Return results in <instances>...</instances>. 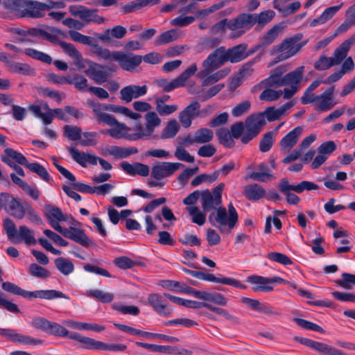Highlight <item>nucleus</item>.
Returning a JSON list of instances; mask_svg holds the SVG:
<instances>
[{
	"label": "nucleus",
	"mask_w": 355,
	"mask_h": 355,
	"mask_svg": "<svg viewBox=\"0 0 355 355\" xmlns=\"http://www.w3.org/2000/svg\"><path fill=\"white\" fill-rule=\"evenodd\" d=\"M302 132V128L297 126L287 133L279 142L281 153H288L297 143Z\"/></svg>",
	"instance_id": "aec40b11"
},
{
	"label": "nucleus",
	"mask_w": 355,
	"mask_h": 355,
	"mask_svg": "<svg viewBox=\"0 0 355 355\" xmlns=\"http://www.w3.org/2000/svg\"><path fill=\"white\" fill-rule=\"evenodd\" d=\"M58 44L62 51L73 60L74 64L77 66L78 68L83 69L85 67V60L83 58L81 53L73 44L67 43L64 41H58Z\"/></svg>",
	"instance_id": "4be33fe9"
},
{
	"label": "nucleus",
	"mask_w": 355,
	"mask_h": 355,
	"mask_svg": "<svg viewBox=\"0 0 355 355\" xmlns=\"http://www.w3.org/2000/svg\"><path fill=\"white\" fill-rule=\"evenodd\" d=\"M21 296L27 299L38 298L49 300L56 298L69 299V297L62 292L56 290H38L35 291H28L22 289Z\"/></svg>",
	"instance_id": "a211bd4d"
},
{
	"label": "nucleus",
	"mask_w": 355,
	"mask_h": 355,
	"mask_svg": "<svg viewBox=\"0 0 355 355\" xmlns=\"http://www.w3.org/2000/svg\"><path fill=\"white\" fill-rule=\"evenodd\" d=\"M180 130V125L175 119L170 120L163 128L160 138L162 139H171L174 137Z\"/></svg>",
	"instance_id": "c03bdc74"
},
{
	"label": "nucleus",
	"mask_w": 355,
	"mask_h": 355,
	"mask_svg": "<svg viewBox=\"0 0 355 355\" xmlns=\"http://www.w3.org/2000/svg\"><path fill=\"white\" fill-rule=\"evenodd\" d=\"M200 108V103L195 101H192L179 113V120L183 127H190L192 120L199 117Z\"/></svg>",
	"instance_id": "2eb2a0df"
},
{
	"label": "nucleus",
	"mask_w": 355,
	"mask_h": 355,
	"mask_svg": "<svg viewBox=\"0 0 355 355\" xmlns=\"http://www.w3.org/2000/svg\"><path fill=\"white\" fill-rule=\"evenodd\" d=\"M189 214L192 216V222L198 225H203L206 220V215L200 211L197 207H190L187 208Z\"/></svg>",
	"instance_id": "e2e57ef3"
},
{
	"label": "nucleus",
	"mask_w": 355,
	"mask_h": 355,
	"mask_svg": "<svg viewBox=\"0 0 355 355\" xmlns=\"http://www.w3.org/2000/svg\"><path fill=\"white\" fill-rule=\"evenodd\" d=\"M47 333L59 337H67L69 335V331L61 324L50 322Z\"/></svg>",
	"instance_id": "69168bd1"
},
{
	"label": "nucleus",
	"mask_w": 355,
	"mask_h": 355,
	"mask_svg": "<svg viewBox=\"0 0 355 355\" xmlns=\"http://www.w3.org/2000/svg\"><path fill=\"white\" fill-rule=\"evenodd\" d=\"M294 340L302 345L307 346L322 355H347L345 352L324 343L318 342L309 338L296 336Z\"/></svg>",
	"instance_id": "0eeeda50"
},
{
	"label": "nucleus",
	"mask_w": 355,
	"mask_h": 355,
	"mask_svg": "<svg viewBox=\"0 0 355 355\" xmlns=\"http://www.w3.org/2000/svg\"><path fill=\"white\" fill-rule=\"evenodd\" d=\"M228 62L227 49L220 46L210 53L202 63L203 71L201 76L214 71L216 69Z\"/></svg>",
	"instance_id": "39448f33"
},
{
	"label": "nucleus",
	"mask_w": 355,
	"mask_h": 355,
	"mask_svg": "<svg viewBox=\"0 0 355 355\" xmlns=\"http://www.w3.org/2000/svg\"><path fill=\"white\" fill-rule=\"evenodd\" d=\"M26 0H5L2 6L7 12L15 13L19 17H22V12H24Z\"/></svg>",
	"instance_id": "4c0bfd02"
},
{
	"label": "nucleus",
	"mask_w": 355,
	"mask_h": 355,
	"mask_svg": "<svg viewBox=\"0 0 355 355\" xmlns=\"http://www.w3.org/2000/svg\"><path fill=\"white\" fill-rule=\"evenodd\" d=\"M108 125L111 126V128L103 130V134L108 135L116 139L124 138L129 140L131 128L125 123H119L115 119V122Z\"/></svg>",
	"instance_id": "b1692460"
},
{
	"label": "nucleus",
	"mask_w": 355,
	"mask_h": 355,
	"mask_svg": "<svg viewBox=\"0 0 355 355\" xmlns=\"http://www.w3.org/2000/svg\"><path fill=\"white\" fill-rule=\"evenodd\" d=\"M59 233L85 247H88L91 243L90 239L87 236L84 231L80 229L75 227L66 229L62 227Z\"/></svg>",
	"instance_id": "5701e85b"
},
{
	"label": "nucleus",
	"mask_w": 355,
	"mask_h": 355,
	"mask_svg": "<svg viewBox=\"0 0 355 355\" xmlns=\"http://www.w3.org/2000/svg\"><path fill=\"white\" fill-rule=\"evenodd\" d=\"M247 282L255 285L252 287L254 292H270L273 290V287L269 285V278L268 277L251 275L248 277Z\"/></svg>",
	"instance_id": "7c9ffc66"
},
{
	"label": "nucleus",
	"mask_w": 355,
	"mask_h": 355,
	"mask_svg": "<svg viewBox=\"0 0 355 355\" xmlns=\"http://www.w3.org/2000/svg\"><path fill=\"white\" fill-rule=\"evenodd\" d=\"M284 28V26L282 24L273 26L263 36V44L268 45L272 43L282 33Z\"/></svg>",
	"instance_id": "de8ad7c7"
},
{
	"label": "nucleus",
	"mask_w": 355,
	"mask_h": 355,
	"mask_svg": "<svg viewBox=\"0 0 355 355\" xmlns=\"http://www.w3.org/2000/svg\"><path fill=\"white\" fill-rule=\"evenodd\" d=\"M4 46L6 48H8L15 52L24 53L26 55H28L33 59L40 60L44 63L51 64L52 62V58L50 55H49L48 54L43 53L42 51H39L36 49H34L32 48H27V49H25L24 50H22V49L18 48L17 46H16L15 45H13L12 44H9V43H6L4 44Z\"/></svg>",
	"instance_id": "412c9836"
},
{
	"label": "nucleus",
	"mask_w": 355,
	"mask_h": 355,
	"mask_svg": "<svg viewBox=\"0 0 355 355\" xmlns=\"http://www.w3.org/2000/svg\"><path fill=\"white\" fill-rule=\"evenodd\" d=\"M145 125L147 127V129H148V130H150V132L153 135L155 129L161 125V119L158 116L157 113L153 111H150L148 112L145 114Z\"/></svg>",
	"instance_id": "09e8293b"
},
{
	"label": "nucleus",
	"mask_w": 355,
	"mask_h": 355,
	"mask_svg": "<svg viewBox=\"0 0 355 355\" xmlns=\"http://www.w3.org/2000/svg\"><path fill=\"white\" fill-rule=\"evenodd\" d=\"M182 166L180 162H158L153 166L151 176L157 180H162L172 176Z\"/></svg>",
	"instance_id": "6e6552de"
},
{
	"label": "nucleus",
	"mask_w": 355,
	"mask_h": 355,
	"mask_svg": "<svg viewBox=\"0 0 355 355\" xmlns=\"http://www.w3.org/2000/svg\"><path fill=\"white\" fill-rule=\"evenodd\" d=\"M202 71L203 69L197 73V76L202 80L201 85L205 87L208 85H211L225 78L230 73V69L225 68L217 71L215 73H213L214 71H210L206 75L201 76L200 73Z\"/></svg>",
	"instance_id": "bb28decb"
},
{
	"label": "nucleus",
	"mask_w": 355,
	"mask_h": 355,
	"mask_svg": "<svg viewBox=\"0 0 355 355\" xmlns=\"http://www.w3.org/2000/svg\"><path fill=\"white\" fill-rule=\"evenodd\" d=\"M335 87L331 86L327 88L323 93L318 95L315 110L321 112H327L331 110L336 105L334 101L333 94Z\"/></svg>",
	"instance_id": "6ab92c4d"
},
{
	"label": "nucleus",
	"mask_w": 355,
	"mask_h": 355,
	"mask_svg": "<svg viewBox=\"0 0 355 355\" xmlns=\"http://www.w3.org/2000/svg\"><path fill=\"white\" fill-rule=\"evenodd\" d=\"M341 7L342 4L326 8L319 17L314 19L311 22V26H315L319 24H324L331 19L333 16L341 8Z\"/></svg>",
	"instance_id": "a19ab883"
},
{
	"label": "nucleus",
	"mask_w": 355,
	"mask_h": 355,
	"mask_svg": "<svg viewBox=\"0 0 355 355\" xmlns=\"http://www.w3.org/2000/svg\"><path fill=\"white\" fill-rule=\"evenodd\" d=\"M275 136L276 131L267 132L263 134L259 143V150L263 153L269 151L274 144Z\"/></svg>",
	"instance_id": "3c124183"
},
{
	"label": "nucleus",
	"mask_w": 355,
	"mask_h": 355,
	"mask_svg": "<svg viewBox=\"0 0 355 355\" xmlns=\"http://www.w3.org/2000/svg\"><path fill=\"white\" fill-rule=\"evenodd\" d=\"M216 135L219 142L226 147L230 148L234 146V140L230 131L225 128H220L216 131Z\"/></svg>",
	"instance_id": "bf43d9fd"
},
{
	"label": "nucleus",
	"mask_w": 355,
	"mask_h": 355,
	"mask_svg": "<svg viewBox=\"0 0 355 355\" xmlns=\"http://www.w3.org/2000/svg\"><path fill=\"white\" fill-rule=\"evenodd\" d=\"M68 35L73 42H79L83 44L91 46L94 42V39L91 37L84 35L76 31H69Z\"/></svg>",
	"instance_id": "338daca9"
},
{
	"label": "nucleus",
	"mask_w": 355,
	"mask_h": 355,
	"mask_svg": "<svg viewBox=\"0 0 355 355\" xmlns=\"http://www.w3.org/2000/svg\"><path fill=\"white\" fill-rule=\"evenodd\" d=\"M63 131L64 135L71 141H77L81 138L82 130L79 127L65 125Z\"/></svg>",
	"instance_id": "680f3d73"
},
{
	"label": "nucleus",
	"mask_w": 355,
	"mask_h": 355,
	"mask_svg": "<svg viewBox=\"0 0 355 355\" xmlns=\"http://www.w3.org/2000/svg\"><path fill=\"white\" fill-rule=\"evenodd\" d=\"M275 12L272 10H266L258 15H254V24L263 26L272 20Z\"/></svg>",
	"instance_id": "6e6d98bb"
},
{
	"label": "nucleus",
	"mask_w": 355,
	"mask_h": 355,
	"mask_svg": "<svg viewBox=\"0 0 355 355\" xmlns=\"http://www.w3.org/2000/svg\"><path fill=\"white\" fill-rule=\"evenodd\" d=\"M87 103L96 116V121L98 123L111 125L115 122V118L112 115L105 112L111 110V105L96 103L92 100H87Z\"/></svg>",
	"instance_id": "ddd939ff"
},
{
	"label": "nucleus",
	"mask_w": 355,
	"mask_h": 355,
	"mask_svg": "<svg viewBox=\"0 0 355 355\" xmlns=\"http://www.w3.org/2000/svg\"><path fill=\"white\" fill-rule=\"evenodd\" d=\"M91 46L92 47V53L98 58L105 60H114L115 51L111 52L108 49L100 46L98 44L94 42V41L92 42Z\"/></svg>",
	"instance_id": "a18cd8bd"
},
{
	"label": "nucleus",
	"mask_w": 355,
	"mask_h": 355,
	"mask_svg": "<svg viewBox=\"0 0 355 355\" xmlns=\"http://www.w3.org/2000/svg\"><path fill=\"white\" fill-rule=\"evenodd\" d=\"M28 109L37 117L41 119L45 125L50 124L52 122L53 112L52 109L49 108L47 104H43L42 105H31Z\"/></svg>",
	"instance_id": "cd10ccee"
},
{
	"label": "nucleus",
	"mask_w": 355,
	"mask_h": 355,
	"mask_svg": "<svg viewBox=\"0 0 355 355\" xmlns=\"http://www.w3.org/2000/svg\"><path fill=\"white\" fill-rule=\"evenodd\" d=\"M225 188L224 183H220L211 191L209 189L201 192L200 202L205 212L217 209L222 204V193Z\"/></svg>",
	"instance_id": "20e7f679"
},
{
	"label": "nucleus",
	"mask_w": 355,
	"mask_h": 355,
	"mask_svg": "<svg viewBox=\"0 0 355 355\" xmlns=\"http://www.w3.org/2000/svg\"><path fill=\"white\" fill-rule=\"evenodd\" d=\"M219 175L218 171H215L211 174H201L196 176L192 181L191 185L193 187L198 186L203 182H212L216 181Z\"/></svg>",
	"instance_id": "774afa93"
},
{
	"label": "nucleus",
	"mask_w": 355,
	"mask_h": 355,
	"mask_svg": "<svg viewBox=\"0 0 355 355\" xmlns=\"http://www.w3.org/2000/svg\"><path fill=\"white\" fill-rule=\"evenodd\" d=\"M254 15L241 14L236 18L230 20L227 28L232 31H239L237 35L232 36L233 38L241 36L245 31L250 30L254 24Z\"/></svg>",
	"instance_id": "9d476101"
},
{
	"label": "nucleus",
	"mask_w": 355,
	"mask_h": 355,
	"mask_svg": "<svg viewBox=\"0 0 355 355\" xmlns=\"http://www.w3.org/2000/svg\"><path fill=\"white\" fill-rule=\"evenodd\" d=\"M86 65L88 67L84 72L91 79H92L96 83L101 84L105 83L107 78V73L106 71L103 70V67L90 60H85V67Z\"/></svg>",
	"instance_id": "f3484780"
},
{
	"label": "nucleus",
	"mask_w": 355,
	"mask_h": 355,
	"mask_svg": "<svg viewBox=\"0 0 355 355\" xmlns=\"http://www.w3.org/2000/svg\"><path fill=\"white\" fill-rule=\"evenodd\" d=\"M4 155H2L1 157H8V159H13L19 164L26 166L28 162L26 158L21 153L12 148H7L4 150Z\"/></svg>",
	"instance_id": "5fc2aeb1"
},
{
	"label": "nucleus",
	"mask_w": 355,
	"mask_h": 355,
	"mask_svg": "<svg viewBox=\"0 0 355 355\" xmlns=\"http://www.w3.org/2000/svg\"><path fill=\"white\" fill-rule=\"evenodd\" d=\"M304 67L300 66L284 76L285 85L298 87L302 80Z\"/></svg>",
	"instance_id": "ea45409f"
},
{
	"label": "nucleus",
	"mask_w": 355,
	"mask_h": 355,
	"mask_svg": "<svg viewBox=\"0 0 355 355\" xmlns=\"http://www.w3.org/2000/svg\"><path fill=\"white\" fill-rule=\"evenodd\" d=\"M114 60L118 62L123 69L126 71H132L141 64L142 61V57L141 55H134L132 53H125L122 51H115Z\"/></svg>",
	"instance_id": "4468645a"
},
{
	"label": "nucleus",
	"mask_w": 355,
	"mask_h": 355,
	"mask_svg": "<svg viewBox=\"0 0 355 355\" xmlns=\"http://www.w3.org/2000/svg\"><path fill=\"white\" fill-rule=\"evenodd\" d=\"M7 69L10 73L22 76H34L35 74V70L26 63L9 62Z\"/></svg>",
	"instance_id": "e433bc0d"
},
{
	"label": "nucleus",
	"mask_w": 355,
	"mask_h": 355,
	"mask_svg": "<svg viewBox=\"0 0 355 355\" xmlns=\"http://www.w3.org/2000/svg\"><path fill=\"white\" fill-rule=\"evenodd\" d=\"M293 105L294 103L293 101H290L286 103L278 108H275V107H268L263 114L266 116L268 121H274L280 119Z\"/></svg>",
	"instance_id": "c756f323"
},
{
	"label": "nucleus",
	"mask_w": 355,
	"mask_h": 355,
	"mask_svg": "<svg viewBox=\"0 0 355 355\" xmlns=\"http://www.w3.org/2000/svg\"><path fill=\"white\" fill-rule=\"evenodd\" d=\"M212 216H214L216 222L218 224L220 230L223 231L224 226H228L232 230L233 229L238 222L239 216L233 204L230 202L228 205V209L225 207H219L215 212H213L209 217V220H211Z\"/></svg>",
	"instance_id": "7ed1b4c3"
},
{
	"label": "nucleus",
	"mask_w": 355,
	"mask_h": 355,
	"mask_svg": "<svg viewBox=\"0 0 355 355\" xmlns=\"http://www.w3.org/2000/svg\"><path fill=\"white\" fill-rule=\"evenodd\" d=\"M28 272L31 275L40 279H47L50 276L49 270L37 263L30 264Z\"/></svg>",
	"instance_id": "052dcab7"
},
{
	"label": "nucleus",
	"mask_w": 355,
	"mask_h": 355,
	"mask_svg": "<svg viewBox=\"0 0 355 355\" xmlns=\"http://www.w3.org/2000/svg\"><path fill=\"white\" fill-rule=\"evenodd\" d=\"M138 152L136 148H122L117 146H112L106 148L103 151V155H112L116 158L123 159Z\"/></svg>",
	"instance_id": "2f4dec72"
},
{
	"label": "nucleus",
	"mask_w": 355,
	"mask_h": 355,
	"mask_svg": "<svg viewBox=\"0 0 355 355\" xmlns=\"http://www.w3.org/2000/svg\"><path fill=\"white\" fill-rule=\"evenodd\" d=\"M4 204L3 209L10 216L21 219L24 217V209L27 202L18 198H15L12 195L6 193V198H3Z\"/></svg>",
	"instance_id": "423d86ee"
},
{
	"label": "nucleus",
	"mask_w": 355,
	"mask_h": 355,
	"mask_svg": "<svg viewBox=\"0 0 355 355\" xmlns=\"http://www.w3.org/2000/svg\"><path fill=\"white\" fill-rule=\"evenodd\" d=\"M65 4L62 1H51L49 3L34 0H26L24 12L22 17L41 18L45 16V12L53 8H63Z\"/></svg>",
	"instance_id": "f257e3e1"
},
{
	"label": "nucleus",
	"mask_w": 355,
	"mask_h": 355,
	"mask_svg": "<svg viewBox=\"0 0 355 355\" xmlns=\"http://www.w3.org/2000/svg\"><path fill=\"white\" fill-rule=\"evenodd\" d=\"M266 121L263 113L251 114L245 120V127L247 130L256 132L259 134L261 129L266 125Z\"/></svg>",
	"instance_id": "473e14b6"
},
{
	"label": "nucleus",
	"mask_w": 355,
	"mask_h": 355,
	"mask_svg": "<svg viewBox=\"0 0 355 355\" xmlns=\"http://www.w3.org/2000/svg\"><path fill=\"white\" fill-rule=\"evenodd\" d=\"M134 132H130L129 140L136 141L141 139L155 137L146 125L143 126L140 123H137L133 128Z\"/></svg>",
	"instance_id": "79ce46f5"
},
{
	"label": "nucleus",
	"mask_w": 355,
	"mask_h": 355,
	"mask_svg": "<svg viewBox=\"0 0 355 355\" xmlns=\"http://www.w3.org/2000/svg\"><path fill=\"white\" fill-rule=\"evenodd\" d=\"M148 302L153 310L159 315L169 316L173 313V309L167 304L165 293H151L148 297Z\"/></svg>",
	"instance_id": "f8f14e48"
},
{
	"label": "nucleus",
	"mask_w": 355,
	"mask_h": 355,
	"mask_svg": "<svg viewBox=\"0 0 355 355\" xmlns=\"http://www.w3.org/2000/svg\"><path fill=\"white\" fill-rule=\"evenodd\" d=\"M62 323L68 327L78 330H91L96 332H101L105 329V327L96 323L80 322L71 320H64Z\"/></svg>",
	"instance_id": "c9c22d12"
},
{
	"label": "nucleus",
	"mask_w": 355,
	"mask_h": 355,
	"mask_svg": "<svg viewBox=\"0 0 355 355\" xmlns=\"http://www.w3.org/2000/svg\"><path fill=\"white\" fill-rule=\"evenodd\" d=\"M148 91V87L144 85L139 86L136 85H130L123 87L120 90V99L128 103L132 101V99L138 98L146 94Z\"/></svg>",
	"instance_id": "dca6fc26"
},
{
	"label": "nucleus",
	"mask_w": 355,
	"mask_h": 355,
	"mask_svg": "<svg viewBox=\"0 0 355 355\" xmlns=\"http://www.w3.org/2000/svg\"><path fill=\"white\" fill-rule=\"evenodd\" d=\"M44 216L47 218L51 226L58 232L62 228L59 224L60 222L67 221L69 218L73 222H76L72 217L64 215L60 208L51 205H46L44 207Z\"/></svg>",
	"instance_id": "9b49d317"
},
{
	"label": "nucleus",
	"mask_w": 355,
	"mask_h": 355,
	"mask_svg": "<svg viewBox=\"0 0 355 355\" xmlns=\"http://www.w3.org/2000/svg\"><path fill=\"white\" fill-rule=\"evenodd\" d=\"M56 268L64 275H69L74 270L73 263L63 257H58L54 261Z\"/></svg>",
	"instance_id": "49530a36"
},
{
	"label": "nucleus",
	"mask_w": 355,
	"mask_h": 355,
	"mask_svg": "<svg viewBox=\"0 0 355 355\" xmlns=\"http://www.w3.org/2000/svg\"><path fill=\"white\" fill-rule=\"evenodd\" d=\"M67 83L73 85L76 88L81 92L89 91V86L87 84V80L84 76L76 74L71 78H68Z\"/></svg>",
	"instance_id": "864d4df0"
},
{
	"label": "nucleus",
	"mask_w": 355,
	"mask_h": 355,
	"mask_svg": "<svg viewBox=\"0 0 355 355\" xmlns=\"http://www.w3.org/2000/svg\"><path fill=\"white\" fill-rule=\"evenodd\" d=\"M225 87L223 83L211 86L209 89H202L198 92L199 97L202 101H206L218 94Z\"/></svg>",
	"instance_id": "8fccbe9b"
},
{
	"label": "nucleus",
	"mask_w": 355,
	"mask_h": 355,
	"mask_svg": "<svg viewBox=\"0 0 355 355\" xmlns=\"http://www.w3.org/2000/svg\"><path fill=\"white\" fill-rule=\"evenodd\" d=\"M213 138L214 132L211 130L202 128L195 132L193 137L190 140V143L207 144L212 141Z\"/></svg>",
	"instance_id": "58836bf2"
},
{
	"label": "nucleus",
	"mask_w": 355,
	"mask_h": 355,
	"mask_svg": "<svg viewBox=\"0 0 355 355\" xmlns=\"http://www.w3.org/2000/svg\"><path fill=\"white\" fill-rule=\"evenodd\" d=\"M71 15L79 17L86 22H95L101 24L104 23V17L98 15L96 10H91L81 5H73L69 7Z\"/></svg>",
	"instance_id": "1a4fd4ad"
},
{
	"label": "nucleus",
	"mask_w": 355,
	"mask_h": 355,
	"mask_svg": "<svg viewBox=\"0 0 355 355\" xmlns=\"http://www.w3.org/2000/svg\"><path fill=\"white\" fill-rule=\"evenodd\" d=\"M85 295L87 297H93L102 303H110L114 298L112 293L104 292L98 289H89L86 291Z\"/></svg>",
	"instance_id": "37998d69"
},
{
	"label": "nucleus",
	"mask_w": 355,
	"mask_h": 355,
	"mask_svg": "<svg viewBox=\"0 0 355 355\" xmlns=\"http://www.w3.org/2000/svg\"><path fill=\"white\" fill-rule=\"evenodd\" d=\"M354 42V38H349L345 40L340 45H339L334 51L331 58L336 65L340 64L343 60L347 57L349 51L350 50L352 44Z\"/></svg>",
	"instance_id": "c85d7f7f"
},
{
	"label": "nucleus",
	"mask_w": 355,
	"mask_h": 355,
	"mask_svg": "<svg viewBox=\"0 0 355 355\" xmlns=\"http://www.w3.org/2000/svg\"><path fill=\"white\" fill-rule=\"evenodd\" d=\"M303 37L302 33H297L293 36L286 37L281 43L275 46V51L281 53V60L288 59L297 53L306 44L307 41L299 42Z\"/></svg>",
	"instance_id": "f03ea898"
},
{
	"label": "nucleus",
	"mask_w": 355,
	"mask_h": 355,
	"mask_svg": "<svg viewBox=\"0 0 355 355\" xmlns=\"http://www.w3.org/2000/svg\"><path fill=\"white\" fill-rule=\"evenodd\" d=\"M247 46L245 44H239L227 49V60L231 63H236L247 58Z\"/></svg>",
	"instance_id": "f704fd0d"
},
{
	"label": "nucleus",
	"mask_w": 355,
	"mask_h": 355,
	"mask_svg": "<svg viewBox=\"0 0 355 355\" xmlns=\"http://www.w3.org/2000/svg\"><path fill=\"white\" fill-rule=\"evenodd\" d=\"M28 168L31 172L36 173L39 175L42 180L46 182H49L51 180V176L49 174L46 169L42 165L38 163H28L26 166Z\"/></svg>",
	"instance_id": "13d9d810"
},
{
	"label": "nucleus",
	"mask_w": 355,
	"mask_h": 355,
	"mask_svg": "<svg viewBox=\"0 0 355 355\" xmlns=\"http://www.w3.org/2000/svg\"><path fill=\"white\" fill-rule=\"evenodd\" d=\"M335 65L331 57L320 55L319 59L315 62L314 68L318 71H324Z\"/></svg>",
	"instance_id": "0e129e2a"
},
{
	"label": "nucleus",
	"mask_w": 355,
	"mask_h": 355,
	"mask_svg": "<svg viewBox=\"0 0 355 355\" xmlns=\"http://www.w3.org/2000/svg\"><path fill=\"white\" fill-rule=\"evenodd\" d=\"M18 237L23 240L27 245L35 244L36 243V240L34 236V232L32 230L28 229L25 225H21L19 227L17 238Z\"/></svg>",
	"instance_id": "4d7b16f0"
},
{
	"label": "nucleus",
	"mask_w": 355,
	"mask_h": 355,
	"mask_svg": "<svg viewBox=\"0 0 355 355\" xmlns=\"http://www.w3.org/2000/svg\"><path fill=\"white\" fill-rule=\"evenodd\" d=\"M68 150L72 159L80 166L85 167L87 163L92 165L97 164V156L88 153L80 152L74 147L68 148Z\"/></svg>",
	"instance_id": "a878e982"
},
{
	"label": "nucleus",
	"mask_w": 355,
	"mask_h": 355,
	"mask_svg": "<svg viewBox=\"0 0 355 355\" xmlns=\"http://www.w3.org/2000/svg\"><path fill=\"white\" fill-rule=\"evenodd\" d=\"M180 37L181 35L178 30L171 29L162 33L156 41V44L157 45L168 44L177 40Z\"/></svg>",
	"instance_id": "603ef678"
},
{
	"label": "nucleus",
	"mask_w": 355,
	"mask_h": 355,
	"mask_svg": "<svg viewBox=\"0 0 355 355\" xmlns=\"http://www.w3.org/2000/svg\"><path fill=\"white\" fill-rule=\"evenodd\" d=\"M127 33V30L125 27L118 25L114 26L112 28L105 30L103 33H96V37L101 42L109 44L113 41V39H121Z\"/></svg>",
	"instance_id": "393cba45"
},
{
	"label": "nucleus",
	"mask_w": 355,
	"mask_h": 355,
	"mask_svg": "<svg viewBox=\"0 0 355 355\" xmlns=\"http://www.w3.org/2000/svg\"><path fill=\"white\" fill-rule=\"evenodd\" d=\"M264 188L258 184H252L244 187L243 195L250 201H257L266 195Z\"/></svg>",
	"instance_id": "72a5a7b5"
}]
</instances>
